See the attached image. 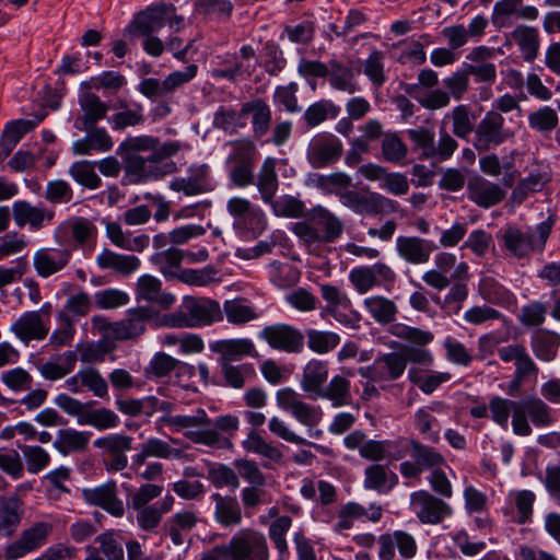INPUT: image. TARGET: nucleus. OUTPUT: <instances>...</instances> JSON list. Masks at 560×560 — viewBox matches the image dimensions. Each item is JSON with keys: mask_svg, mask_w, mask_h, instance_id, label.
Wrapping results in <instances>:
<instances>
[{"mask_svg": "<svg viewBox=\"0 0 560 560\" xmlns=\"http://www.w3.org/2000/svg\"><path fill=\"white\" fill-rule=\"evenodd\" d=\"M408 380L423 394L430 395L434 393L441 385L450 382L452 380V374L450 372L421 370L412 366L408 370Z\"/></svg>", "mask_w": 560, "mask_h": 560, "instance_id": "a19ab883", "label": "nucleus"}, {"mask_svg": "<svg viewBox=\"0 0 560 560\" xmlns=\"http://www.w3.org/2000/svg\"><path fill=\"white\" fill-rule=\"evenodd\" d=\"M226 210L233 218L234 230L242 235L256 238L267 228L265 212L246 198H231L226 203Z\"/></svg>", "mask_w": 560, "mask_h": 560, "instance_id": "423d86ee", "label": "nucleus"}, {"mask_svg": "<svg viewBox=\"0 0 560 560\" xmlns=\"http://www.w3.org/2000/svg\"><path fill=\"white\" fill-rule=\"evenodd\" d=\"M84 91L79 95V105L82 115L74 121V127L79 130H90L97 125L98 121L106 118L109 105L103 102L98 95L89 90L88 83H82Z\"/></svg>", "mask_w": 560, "mask_h": 560, "instance_id": "6ab92c4d", "label": "nucleus"}, {"mask_svg": "<svg viewBox=\"0 0 560 560\" xmlns=\"http://www.w3.org/2000/svg\"><path fill=\"white\" fill-rule=\"evenodd\" d=\"M436 246L432 241L419 236H398L396 252L398 256L410 265L427 264Z\"/></svg>", "mask_w": 560, "mask_h": 560, "instance_id": "b1692460", "label": "nucleus"}, {"mask_svg": "<svg viewBox=\"0 0 560 560\" xmlns=\"http://www.w3.org/2000/svg\"><path fill=\"white\" fill-rule=\"evenodd\" d=\"M530 347L539 360L552 361L560 347V335L548 329H537L530 337Z\"/></svg>", "mask_w": 560, "mask_h": 560, "instance_id": "79ce46f5", "label": "nucleus"}, {"mask_svg": "<svg viewBox=\"0 0 560 560\" xmlns=\"http://www.w3.org/2000/svg\"><path fill=\"white\" fill-rule=\"evenodd\" d=\"M136 299L137 301L156 304L162 308H170L175 302V296L171 293L163 292L162 282L150 275H143L138 279Z\"/></svg>", "mask_w": 560, "mask_h": 560, "instance_id": "7c9ffc66", "label": "nucleus"}, {"mask_svg": "<svg viewBox=\"0 0 560 560\" xmlns=\"http://www.w3.org/2000/svg\"><path fill=\"white\" fill-rule=\"evenodd\" d=\"M82 498L88 504L98 506L115 517H121L125 513L124 503L117 495L115 481L82 489Z\"/></svg>", "mask_w": 560, "mask_h": 560, "instance_id": "5701e85b", "label": "nucleus"}, {"mask_svg": "<svg viewBox=\"0 0 560 560\" xmlns=\"http://www.w3.org/2000/svg\"><path fill=\"white\" fill-rule=\"evenodd\" d=\"M242 446L245 451L259 455L265 459L262 466L265 468H271V464H280L283 458L281 450L267 442L259 433L252 430L247 438L242 442Z\"/></svg>", "mask_w": 560, "mask_h": 560, "instance_id": "c9c22d12", "label": "nucleus"}, {"mask_svg": "<svg viewBox=\"0 0 560 560\" xmlns=\"http://www.w3.org/2000/svg\"><path fill=\"white\" fill-rule=\"evenodd\" d=\"M340 201L360 214H377L384 210H395V201L377 192L363 194L358 190H346L340 194Z\"/></svg>", "mask_w": 560, "mask_h": 560, "instance_id": "f3484780", "label": "nucleus"}, {"mask_svg": "<svg viewBox=\"0 0 560 560\" xmlns=\"http://www.w3.org/2000/svg\"><path fill=\"white\" fill-rule=\"evenodd\" d=\"M223 313L220 304L209 298L186 296L182 310L166 314L163 325L175 328H194L221 322Z\"/></svg>", "mask_w": 560, "mask_h": 560, "instance_id": "f03ea898", "label": "nucleus"}, {"mask_svg": "<svg viewBox=\"0 0 560 560\" xmlns=\"http://www.w3.org/2000/svg\"><path fill=\"white\" fill-rule=\"evenodd\" d=\"M84 138L72 144V152L77 155H89L93 152H107L113 148L112 137L104 128L93 127L86 130Z\"/></svg>", "mask_w": 560, "mask_h": 560, "instance_id": "4c0bfd02", "label": "nucleus"}, {"mask_svg": "<svg viewBox=\"0 0 560 560\" xmlns=\"http://www.w3.org/2000/svg\"><path fill=\"white\" fill-rule=\"evenodd\" d=\"M209 349L218 354V364L258 355L254 342L247 338L215 340L209 343Z\"/></svg>", "mask_w": 560, "mask_h": 560, "instance_id": "393cba45", "label": "nucleus"}, {"mask_svg": "<svg viewBox=\"0 0 560 560\" xmlns=\"http://www.w3.org/2000/svg\"><path fill=\"white\" fill-rule=\"evenodd\" d=\"M101 269H112L121 276H129L139 269L141 261L135 255H125L104 248L96 258Z\"/></svg>", "mask_w": 560, "mask_h": 560, "instance_id": "ea45409f", "label": "nucleus"}, {"mask_svg": "<svg viewBox=\"0 0 560 560\" xmlns=\"http://www.w3.org/2000/svg\"><path fill=\"white\" fill-rule=\"evenodd\" d=\"M120 149L128 153L151 152L148 158L153 160H167L175 155L182 145L178 141L160 143L158 138L151 136L129 137L121 144Z\"/></svg>", "mask_w": 560, "mask_h": 560, "instance_id": "a211bd4d", "label": "nucleus"}, {"mask_svg": "<svg viewBox=\"0 0 560 560\" xmlns=\"http://www.w3.org/2000/svg\"><path fill=\"white\" fill-rule=\"evenodd\" d=\"M279 408L288 411L292 417L308 429L317 427L322 420L323 412L319 407L303 401L300 394L294 389L285 387L276 394Z\"/></svg>", "mask_w": 560, "mask_h": 560, "instance_id": "9d476101", "label": "nucleus"}, {"mask_svg": "<svg viewBox=\"0 0 560 560\" xmlns=\"http://www.w3.org/2000/svg\"><path fill=\"white\" fill-rule=\"evenodd\" d=\"M46 113L36 114L32 119H18L9 122L3 131L1 147L4 155L8 156L21 138L33 130L39 122L44 120Z\"/></svg>", "mask_w": 560, "mask_h": 560, "instance_id": "58836bf2", "label": "nucleus"}, {"mask_svg": "<svg viewBox=\"0 0 560 560\" xmlns=\"http://www.w3.org/2000/svg\"><path fill=\"white\" fill-rule=\"evenodd\" d=\"M377 544L380 560H394L396 557L395 548H397L402 559H412L418 552L416 538L410 533L401 529L382 534Z\"/></svg>", "mask_w": 560, "mask_h": 560, "instance_id": "dca6fc26", "label": "nucleus"}, {"mask_svg": "<svg viewBox=\"0 0 560 560\" xmlns=\"http://www.w3.org/2000/svg\"><path fill=\"white\" fill-rule=\"evenodd\" d=\"M328 380V363L326 361L313 359L303 368L301 388L311 398L317 399L319 392L323 390Z\"/></svg>", "mask_w": 560, "mask_h": 560, "instance_id": "72a5a7b5", "label": "nucleus"}, {"mask_svg": "<svg viewBox=\"0 0 560 560\" xmlns=\"http://www.w3.org/2000/svg\"><path fill=\"white\" fill-rule=\"evenodd\" d=\"M91 433L75 429H61L57 433L54 446L62 454L84 452L88 447Z\"/></svg>", "mask_w": 560, "mask_h": 560, "instance_id": "09e8293b", "label": "nucleus"}, {"mask_svg": "<svg viewBox=\"0 0 560 560\" xmlns=\"http://www.w3.org/2000/svg\"><path fill=\"white\" fill-rule=\"evenodd\" d=\"M364 475V488L380 493L388 492L398 481L397 475L381 464L366 467Z\"/></svg>", "mask_w": 560, "mask_h": 560, "instance_id": "de8ad7c7", "label": "nucleus"}, {"mask_svg": "<svg viewBox=\"0 0 560 560\" xmlns=\"http://www.w3.org/2000/svg\"><path fill=\"white\" fill-rule=\"evenodd\" d=\"M317 398L329 400L335 408L349 406L352 402L350 380L342 375L332 376Z\"/></svg>", "mask_w": 560, "mask_h": 560, "instance_id": "37998d69", "label": "nucleus"}, {"mask_svg": "<svg viewBox=\"0 0 560 560\" xmlns=\"http://www.w3.org/2000/svg\"><path fill=\"white\" fill-rule=\"evenodd\" d=\"M52 528V524L47 522L34 523L28 528H25L16 540L5 547L4 558L7 560H16L42 548L47 542Z\"/></svg>", "mask_w": 560, "mask_h": 560, "instance_id": "9b49d317", "label": "nucleus"}, {"mask_svg": "<svg viewBox=\"0 0 560 560\" xmlns=\"http://www.w3.org/2000/svg\"><path fill=\"white\" fill-rule=\"evenodd\" d=\"M520 406H522L535 427H549L556 421L551 407L537 396L524 398L520 401Z\"/></svg>", "mask_w": 560, "mask_h": 560, "instance_id": "8fccbe9b", "label": "nucleus"}, {"mask_svg": "<svg viewBox=\"0 0 560 560\" xmlns=\"http://www.w3.org/2000/svg\"><path fill=\"white\" fill-rule=\"evenodd\" d=\"M410 509L422 524L438 525L452 514L451 506L428 491L411 493Z\"/></svg>", "mask_w": 560, "mask_h": 560, "instance_id": "f8f14e48", "label": "nucleus"}, {"mask_svg": "<svg viewBox=\"0 0 560 560\" xmlns=\"http://www.w3.org/2000/svg\"><path fill=\"white\" fill-rule=\"evenodd\" d=\"M177 366L178 371L182 373L192 375L195 372V368L192 365L180 363L164 352H159L153 357L149 365V372L156 377H164Z\"/></svg>", "mask_w": 560, "mask_h": 560, "instance_id": "680f3d73", "label": "nucleus"}, {"mask_svg": "<svg viewBox=\"0 0 560 560\" xmlns=\"http://www.w3.org/2000/svg\"><path fill=\"white\" fill-rule=\"evenodd\" d=\"M515 132L505 127L502 114L489 110L479 120L474 133V148L479 152H488L512 140Z\"/></svg>", "mask_w": 560, "mask_h": 560, "instance_id": "39448f33", "label": "nucleus"}, {"mask_svg": "<svg viewBox=\"0 0 560 560\" xmlns=\"http://www.w3.org/2000/svg\"><path fill=\"white\" fill-rule=\"evenodd\" d=\"M343 152L341 140L329 132L315 135L306 149V160L313 168H324L340 160Z\"/></svg>", "mask_w": 560, "mask_h": 560, "instance_id": "1a4fd4ad", "label": "nucleus"}, {"mask_svg": "<svg viewBox=\"0 0 560 560\" xmlns=\"http://www.w3.org/2000/svg\"><path fill=\"white\" fill-rule=\"evenodd\" d=\"M364 306L372 318L382 325L393 323L398 313L395 302L383 295L366 298L364 300Z\"/></svg>", "mask_w": 560, "mask_h": 560, "instance_id": "5fc2aeb1", "label": "nucleus"}, {"mask_svg": "<svg viewBox=\"0 0 560 560\" xmlns=\"http://www.w3.org/2000/svg\"><path fill=\"white\" fill-rule=\"evenodd\" d=\"M450 117L453 122V133L456 137L467 139L472 131L475 132L474 116L469 106L464 104L455 106Z\"/></svg>", "mask_w": 560, "mask_h": 560, "instance_id": "69168bd1", "label": "nucleus"}, {"mask_svg": "<svg viewBox=\"0 0 560 560\" xmlns=\"http://www.w3.org/2000/svg\"><path fill=\"white\" fill-rule=\"evenodd\" d=\"M268 427H269V430L271 433H273L276 436H278L287 442H290L293 444L311 445L316 451H318L319 453H322L323 455H326V456H331L334 454V452L330 447L311 443L307 440H305L304 438L298 435L296 433H294L292 430H290L288 428V425L285 424V422L283 420H281L278 417H272L269 420Z\"/></svg>", "mask_w": 560, "mask_h": 560, "instance_id": "13d9d810", "label": "nucleus"}, {"mask_svg": "<svg viewBox=\"0 0 560 560\" xmlns=\"http://www.w3.org/2000/svg\"><path fill=\"white\" fill-rule=\"evenodd\" d=\"M214 125L229 132H238L247 126L245 114H243V104L240 110L220 107L214 114Z\"/></svg>", "mask_w": 560, "mask_h": 560, "instance_id": "0e129e2a", "label": "nucleus"}, {"mask_svg": "<svg viewBox=\"0 0 560 560\" xmlns=\"http://www.w3.org/2000/svg\"><path fill=\"white\" fill-rule=\"evenodd\" d=\"M174 191L183 192L186 196H197L212 190L206 167L192 171L186 177H176L170 183Z\"/></svg>", "mask_w": 560, "mask_h": 560, "instance_id": "f704fd0d", "label": "nucleus"}, {"mask_svg": "<svg viewBox=\"0 0 560 560\" xmlns=\"http://www.w3.org/2000/svg\"><path fill=\"white\" fill-rule=\"evenodd\" d=\"M12 213L18 226L23 228L28 224L34 230L44 226L45 221H51L55 212L45 207L32 206L27 201H16L13 203Z\"/></svg>", "mask_w": 560, "mask_h": 560, "instance_id": "473e14b6", "label": "nucleus"}, {"mask_svg": "<svg viewBox=\"0 0 560 560\" xmlns=\"http://www.w3.org/2000/svg\"><path fill=\"white\" fill-rule=\"evenodd\" d=\"M211 500L214 503L213 518L225 528H233L242 524V506L236 497L213 493Z\"/></svg>", "mask_w": 560, "mask_h": 560, "instance_id": "c85d7f7f", "label": "nucleus"}, {"mask_svg": "<svg viewBox=\"0 0 560 560\" xmlns=\"http://www.w3.org/2000/svg\"><path fill=\"white\" fill-rule=\"evenodd\" d=\"M340 108L329 100H320L310 105L304 112L303 119L307 128H315L328 118H336Z\"/></svg>", "mask_w": 560, "mask_h": 560, "instance_id": "4d7b16f0", "label": "nucleus"}, {"mask_svg": "<svg viewBox=\"0 0 560 560\" xmlns=\"http://www.w3.org/2000/svg\"><path fill=\"white\" fill-rule=\"evenodd\" d=\"M510 497L512 498L516 509V515L514 516L513 522L517 525L532 523L536 494L530 490H516L512 491Z\"/></svg>", "mask_w": 560, "mask_h": 560, "instance_id": "bf43d9fd", "label": "nucleus"}, {"mask_svg": "<svg viewBox=\"0 0 560 560\" xmlns=\"http://www.w3.org/2000/svg\"><path fill=\"white\" fill-rule=\"evenodd\" d=\"M106 235L115 246L129 252L141 253L150 244L149 235L140 234L131 237L122 231L121 225L117 222L106 223Z\"/></svg>", "mask_w": 560, "mask_h": 560, "instance_id": "c03bdc74", "label": "nucleus"}, {"mask_svg": "<svg viewBox=\"0 0 560 560\" xmlns=\"http://www.w3.org/2000/svg\"><path fill=\"white\" fill-rule=\"evenodd\" d=\"M243 114L250 118L253 136L260 139L266 136L271 126L272 113L267 102L260 97L243 103Z\"/></svg>", "mask_w": 560, "mask_h": 560, "instance_id": "2f4dec72", "label": "nucleus"}, {"mask_svg": "<svg viewBox=\"0 0 560 560\" xmlns=\"http://www.w3.org/2000/svg\"><path fill=\"white\" fill-rule=\"evenodd\" d=\"M172 10V3H161L150 7L136 16L128 30H135L140 35H150L158 32L165 25L166 16Z\"/></svg>", "mask_w": 560, "mask_h": 560, "instance_id": "c756f323", "label": "nucleus"}, {"mask_svg": "<svg viewBox=\"0 0 560 560\" xmlns=\"http://www.w3.org/2000/svg\"><path fill=\"white\" fill-rule=\"evenodd\" d=\"M390 332L395 337L404 339L412 345L404 346L401 348L400 353L406 360V365L408 363L420 366L433 365L434 355L429 349L425 348L427 345L434 340V335L431 331L397 324L392 327Z\"/></svg>", "mask_w": 560, "mask_h": 560, "instance_id": "20e7f679", "label": "nucleus"}, {"mask_svg": "<svg viewBox=\"0 0 560 560\" xmlns=\"http://www.w3.org/2000/svg\"><path fill=\"white\" fill-rule=\"evenodd\" d=\"M95 163L89 161L74 162L70 168L69 174L71 177L89 189H96L101 186L102 180L94 171Z\"/></svg>", "mask_w": 560, "mask_h": 560, "instance_id": "338daca9", "label": "nucleus"}, {"mask_svg": "<svg viewBox=\"0 0 560 560\" xmlns=\"http://www.w3.org/2000/svg\"><path fill=\"white\" fill-rule=\"evenodd\" d=\"M511 38L520 47L525 61L532 62L538 55L539 33L536 27L528 25H517L511 33Z\"/></svg>", "mask_w": 560, "mask_h": 560, "instance_id": "49530a36", "label": "nucleus"}, {"mask_svg": "<svg viewBox=\"0 0 560 560\" xmlns=\"http://www.w3.org/2000/svg\"><path fill=\"white\" fill-rule=\"evenodd\" d=\"M198 517L195 512L183 511L174 514L165 524L167 535L175 546H183L189 532L197 525Z\"/></svg>", "mask_w": 560, "mask_h": 560, "instance_id": "a18cd8bd", "label": "nucleus"}, {"mask_svg": "<svg viewBox=\"0 0 560 560\" xmlns=\"http://www.w3.org/2000/svg\"><path fill=\"white\" fill-rule=\"evenodd\" d=\"M152 317V311L148 307L139 306L130 308L127 317L110 325V332L115 339H132L145 330V324Z\"/></svg>", "mask_w": 560, "mask_h": 560, "instance_id": "a878e982", "label": "nucleus"}, {"mask_svg": "<svg viewBox=\"0 0 560 560\" xmlns=\"http://www.w3.org/2000/svg\"><path fill=\"white\" fill-rule=\"evenodd\" d=\"M467 195L477 206L488 209L500 203L506 191L501 185L477 176L468 182Z\"/></svg>", "mask_w": 560, "mask_h": 560, "instance_id": "bb28decb", "label": "nucleus"}, {"mask_svg": "<svg viewBox=\"0 0 560 560\" xmlns=\"http://www.w3.org/2000/svg\"><path fill=\"white\" fill-rule=\"evenodd\" d=\"M552 220L538 224L534 230L526 231L517 226H508L499 238L502 241L503 249L517 259L529 258L534 253L544 250L547 240L551 233Z\"/></svg>", "mask_w": 560, "mask_h": 560, "instance_id": "7ed1b4c3", "label": "nucleus"}, {"mask_svg": "<svg viewBox=\"0 0 560 560\" xmlns=\"http://www.w3.org/2000/svg\"><path fill=\"white\" fill-rule=\"evenodd\" d=\"M383 516V508L380 504L371 503L365 508L357 502L342 504L337 512V522L334 530L341 534L353 527L354 521L368 520L377 523Z\"/></svg>", "mask_w": 560, "mask_h": 560, "instance_id": "4be33fe9", "label": "nucleus"}, {"mask_svg": "<svg viewBox=\"0 0 560 560\" xmlns=\"http://www.w3.org/2000/svg\"><path fill=\"white\" fill-rule=\"evenodd\" d=\"M184 254L180 249L171 247L152 255L151 261L167 280H177L178 273L183 271L180 265Z\"/></svg>", "mask_w": 560, "mask_h": 560, "instance_id": "603ef678", "label": "nucleus"}, {"mask_svg": "<svg viewBox=\"0 0 560 560\" xmlns=\"http://www.w3.org/2000/svg\"><path fill=\"white\" fill-rule=\"evenodd\" d=\"M559 125V116L555 108L542 106L529 113L528 126L540 133H549Z\"/></svg>", "mask_w": 560, "mask_h": 560, "instance_id": "e2e57ef3", "label": "nucleus"}, {"mask_svg": "<svg viewBox=\"0 0 560 560\" xmlns=\"http://www.w3.org/2000/svg\"><path fill=\"white\" fill-rule=\"evenodd\" d=\"M343 222L328 209L316 206L304 221L293 224L292 232L313 252L323 244L336 242L343 233Z\"/></svg>", "mask_w": 560, "mask_h": 560, "instance_id": "f257e3e1", "label": "nucleus"}, {"mask_svg": "<svg viewBox=\"0 0 560 560\" xmlns=\"http://www.w3.org/2000/svg\"><path fill=\"white\" fill-rule=\"evenodd\" d=\"M311 180L315 187L325 194H338L351 186V177L341 172L329 175L315 174Z\"/></svg>", "mask_w": 560, "mask_h": 560, "instance_id": "774afa93", "label": "nucleus"}, {"mask_svg": "<svg viewBox=\"0 0 560 560\" xmlns=\"http://www.w3.org/2000/svg\"><path fill=\"white\" fill-rule=\"evenodd\" d=\"M328 81L335 90L354 94L359 90L354 72L351 67L340 63L337 60L329 61Z\"/></svg>", "mask_w": 560, "mask_h": 560, "instance_id": "3c124183", "label": "nucleus"}, {"mask_svg": "<svg viewBox=\"0 0 560 560\" xmlns=\"http://www.w3.org/2000/svg\"><path fill=\"white\" fill-rule=\"evenodd\" d=\"M222 313L233 325H244L258 318L255 308L240 299L225 301Z\"/></svg>", "mask_w": 560, "mask_h": 560, "instance_id": "052dcab7", "label": "nucleus"}, {"mask_svg": "<svg viewBox=\"0 0 560 560\" xmlns=\"http://www.w3.org/2000/svg\"><path fill=\"white\" fill-rule=\"evenodd\" d=\"M498 355L505 363L514 362V375L526 381L537 377L539 369L523 345L504 346L498 350Z\"/></svg>", "mask_w": 560, "mask_h": 560, "instance_id": "cd10ccee", "label": "nucleus"}, {"mask_svg": "<svg viewBox=\"0 0 560 560\" xmlns=\"http://www.w3.org/2000/svg\"><path fill=\"white\" fill-rule=\"evenodd\" d=\"M133 439L130 435L114 433L94 441V446L103 451L108 457L105 463L107 470L121 471L128 466L127 452L132 450Z\"/></svg>", "mask_w": 560, "mask_h": 560, "instance_id": "4468645a", "label": "nucleus"}, {"mask_svg": "<svg viewBox=\"0 0 560 560\" xmlns=\"http://www.w3.org/2000/svg\"><path fill=\"white\" fill-rule=\"evenodd\" d=\"M497 49L487 46H477L470 49L466 59L470 63L465 65L469 75H474L477 82L492 84L497 80V67L491 60L497 55Z\"/></svg>", "mask_w": 560, "mask_h": 560, "instance_id": "aec40b11", "label": "nucleus"}, {"mask_svg": "<svg viewBox=\"0 0 560 560\" xmlns=\"http://www.w3.org/2000/svg\"><path fill=\"white\" fill-rule=\"evenodd\" d=\"M261 200L265 203L271 202L278 190V176L276 173V161L272 158H267L257 175L256 182Z\"/></svg>", "mask_w": 560, "mask_h": 560, "instance_id": "864d4df0", "label": "nucleus"}, {"mask_svg": "<svg viewBox=\"0 0 560 560\" xmlns=\"http://www.w3.org/2000/svg\"><path fill=\"white\" fill-rule=\"evenodd\" d=\"M153 160L136 153H128L125 159V170L131 182L141 183L151 178H160L175 170L173 162Z\"/></svg>", "mask_w": 560, "mask_h": 560, "instance_id": "ddd939ff", "label": "nucleus"}, {"mask_svg": "<svg viewBox=\"0 0 560 560\" xmlns=\"http://www.w3.org/2000/svg\"><path fill=\"white\" fill-rule=\"evenodd\" d=\"M259 337L276 350L296 353L304 347L303 334L293 326L285 324H275L266 326L259 332Z\"/></svg>", "mask_w": 560, "mask_h": 560, "instance_id": "2eb2a0df", "label": "nucleus"}, {"mask_svg": "<svg viewBox=\"0 0 560 560\" xmlns=\"http://www.w3.org/2000/svg\"><path fill=\"white\" fill-rule=\"evenodd\" d=\"M11 329L24 342L42 340L48 335V328L43 323L39 312L24 313Z\"/></svg>", "mask_w": 560, "mask_h": 560, "instance_id": "e433bc0d", "label": "nucleus"}, {"mask_svg": "<svg viewBox=\"0 0 560 560\" xmlns=\"http://www.w3.org/2000/svg\"><path fill=\"white\" fill-rule=\"evenodd\" d=\"M408 444L410 446V457L422 470H434L445 465L444 456L434 447L424 445L416 440H410Z\"/></svg>", "mask_w": 560, "mask_h": 560, "instance_id": "6e6d98bb", "label": "nucleus"}, {"mask_svg": "<svg viewBox=\"0 0 560 560\" xmlns=\"http://www.w3.org/2000/svg\"><path fill=\"white\" fill-rule=\"evenodd\" d=\"M72 250L68 246L43 247L35 252L33 266L40 278L62 271L69 264Z\"/></svg>", "mask_w": 560, "mask_h": 560, "instance_id": "412c9836", "label": "nucleus"}, {"mask_svg": "<svg viewBox=\"0 0 560 560\" xmlns=\"http://www.w3.org/2000/svg\"><path fill=\"white\" fill-rule=\"evenodd\" d=\"M406 360L399 352H388L378 355L371 365L361 366L358 373L386 389L390 382L400 378L406 371Z\"/></svg>", "mask_w": 560, "mask_h": 560, "instance_id": "6e6552de", "label": "nucleus"}, {"mask_svg": "<svg viewBox=\"0 0 560 560\" xmlns=\"http://www.w3.org/2000/svg\"><path fill=\"white\" fill-rule=\"evenodd\" d=\"M226 545L231 552V560H269L267 539L256 529L237 530Z\"/></svg>", "mask_w": 560, "mask_h": 560, "instance_id": "0eeeda50", "label": "nucleus"}]
</instances>
